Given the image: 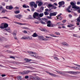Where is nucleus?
<instances>
[{
  "label": "nucleus",
  "instance_id": "1",
  "mask_svg": "<svg viewBox=\"0 0 80 80\" xmlns=\"http://www.w3.org/2000/svg\"><path fill=\"white\" fill-rule=\"evenodd\" d=\"M28 52L29 53H31V54H32V57H35L36 58H38V59H40V58L41 59H43V58L42 57L37 56V53L35 52H32L29 51H28Z\"/></svg>",
  "mask_w": 80,
  "mask_h": 80
},
{
  "label": "nucleus",
  "instance_id": "2",
  "mask_svg": "<svg viewBox=\"0 0 80 80\" xmlns=\"http://www.w3.org/2000/svg\"><path fill=\"white\" fill-rule=\"evenodd\" d=\"M38 16H39V13L37 12H34L33 15V17L34 18H36V19H37V20H41V18H40V17H38Z\"/></svg>",
  "mask_w": 80,
  "mask_h": 80
},
{
  "label": "nucleus",
  "instance_id": "3",
  "mask_svg": "<svg viewBox=\"0 0 80 80\" xmlns=\"http://www.w3.org/2000/svg\"><path fill=\"white\" fill-rule=\"evenodd\" d=\"M8 27V25L7 23H2L0 26V28L5 29Z\"/></svg>",
  "mask_w": 80,
  "mask_h": 80
},
{
  "label": "nucleus",
  "instance_id": "4",
  "mask_svg": "<svg viewBox=\"0 0 80 80\" xmlns=\"http://www.w3.org/2000/svg\"><path fill=\"white\" fill-rule=\"evenodd\" d=\"M32 72H34V71H30L29 70L24 71L23 72H21L20 73L21 75H24L25 74H28V73H31Z\"/></svg>",
  "mask_w": 80,
  "mask_h": 80
},
{
  "label": "nucleus",
  "instance_id": "5",
  "mask_svg": "<svg viewBox=\"0 0 80 80\" xmlns=\"http://www.w3.org/2000/svg\"><path fill=\"white\" fill-rule=\"evenodd\" d=\"M70 4L72 6V8H74L75 9H78L79 8V7H78L76 5L74 2H70Z\"/></svg>",
  "mask_w": 80,
  "mask_h": 80
},
{
  "label": "nucleus",
  "instance_id": "6",
  "mask_svg": "<svg viewBox=\"0 0 80 80\" xmlns=\"http://www.w3.org/2000/svg\"><path fill=\"white\" fill-rule=\"evenodd\" d=\"M47 24V26L48 27H54L53 24H52V23H51V21H48Z\"/></svg>",
  "mask_w": 80,
  "mask_h": 80
},
{
  "label": "nucleus",
  "instance_id": "7",
  "mask_svg": "<svg viewBox=\"0 0 80 80\" xmlns=\"http://www.w3.org/2000/svg\"><path fill=\"white\" fill-rule=\"evenodd\" d=\"M46 73L49 74V75H51V76H52V77H58V75L51 73L48 71H46Z\"/></svg>",
  "mask_w": 80,
  "mask_h": 80
},
{
  "label": "nucleus",
  "instance_id": "8",
  "mask_svg": "<svg viewBox=\"0 0 80 80\" xmlns=\"http://www.w3.org/2000/svg\"><path fill=\"white\" fill-rule=\"evenodd\" d=\"M67 73H70V74H77L78 73V72H75V71H68L65 72Z\"/></svg>",
  "mask_w": 80,
  "mask_h": 80
},
{
  "label": "nucleus",
  "instance_id": "9",
  "mask_svg": "<svg viewBox=\"0 0 80 80\" xmlns=\"http://www.w3.org/2000/svg\"><path fill=\"white\" fill-rule=\"evenodd\" d=\"M76 20H77V21L78 22L76 23V24L77 25H80V14L79 15V17L77 18V19H76Z\"/></svg>",
  "mask_w": 80,
  "mask_h": 80
},
{
  "label": "nucleus",
  "instance_id": "10",
  "mask_svg": "<svg viewBox=\"0 0 80 80\" xmlns=\"http://www.w3.org/2000/svg\"><path fill=\"white\" fill-rule=\"evenodd\" d=\"M61 43L62 45H63L65 47H68L69 46V44L65 42H61Z\"/></svg>",
  "mask_w": 80,
  "mask_h": 80
},
{
  "label": "nucleus",
  "instance_id": "11",
  "mask_svg": "<svg viewBox=\"0 0 80 80\" xmlns=\"http://www.w3.org/2000/svg\"><path fill=\"white\" fill-rule=\"evenodd\" d=\"M15 17H16V18H18V19H20V18H22V15L21 14L15 15Z\"/></svg>",
  "mask_w": 80,
  "mask_h": 80
},
{
  "label": "nucleus",
  "instance_id": "12",
  "mask_svg": "<svg viewBox=\"0 0 80 80\" xmlns=\"http://www.w3.org/2000/svg\"><path fill=\"white\" fill-rule=\"evenodd\" d=\"M57 13V12H52L50 13L49 15L50 16V17H52L53 16H56Z\"/></svg>",
  "mask_w": 80,
  "mask_h": 80
},
{
  "label": "nucleus",
  "instance_id": "13",
  "mask_svg": "<svg viewBox=\"0 0 80 80\" xmlns=\"http://www.w3.org/2000/svg\"><path fill=\"white\" fill-rule=\"evenodd\" d=\"M36 3H38V6H39V7H41L42 5V4L43 3L42 2H39V1H36Z\"/></svg>",
  "mask_w": 80,
  "mask_h": 80
},
{
  "label": "nucleus",
  "instance_id": "14",
  "mask_svg": "<svg viewBox=\"0 0 80 80\" xmlns=\"http://www.w3.org/2000/svg\"><path fill=\"white\" fill-rule=\"evenodd\" d=\"M58 4L59 5H61V6H62V5H63L65 4V2H64V1L60 2H59Z\"/></svg>",
  "mask_w": 80,
  "mask_h": 80
},
{
  "label": "nucleus",
  "instance_id": "15",
  "mask_svg": "<svg viewBox=\"0 0 80 80\" xmlns=\"http://www.w3.org/2000/svg\"><path fill=\"white\" fill-rule=\"evenodd\" d=\"M56 72L58 73H60L62 75H65V72H60L58 71H56Z\"/></svg>",
  "mask_w": 80,
  "mask_h": 80
},
{
  "label": "nucleus",
  "instance_id": "16",
  "mask_svg": "<svg viewBox=\"0 0 80 80\" xmlns=\"http://www.w3.org/2000/svg\"><path fill=\"white\" fill-rule=\"evenodd\" d=\"M71 7H72V6L70 5L67 9V11L69 13H70V12H71V11L70 10V8H71Z\"/></svg>",
  "mask_w": 80,
  "mask_h": 80
},
{
  "label": "nucleus",
  "instance_id": "17",
  "mask_svg": "<svg viewBox=\"0 0 80 80\" xmlns=\"http://www.w3.org/2000/svg\"><path fill=\"white\" fill-rule=\"evenodd\" d=\"M61 15H62V14H60L58 16L57 19H59L60 20H62V18L60 16Z\"/></svg>",
  "mask_w": 80,
  "mask_h": 80
},
{
  "label": "nucleus",
  "instance_id": "18",
  "mask_svg": "<svg viewBox=\"0 0 80 80\" xmlns=\"http://www.w3.org/2000/svg\"><path fill=\"white\" fill-rule=\"evenodd\" d=\"M16 23H17V24H18V25H28L26 23H22L20 22H17Z\"/></svg>",
  "mask_w": 80,
  "mask_h": 80
},
{
  "label": "nucleus",
  "instance_id": "19",
  "mask_svg": "<svg viewBox=\"0 0 80 80\" xmlns=\"http://www.w3.org/2000/svg\"><path fill=\"white\" fill-rule=\"evenodd\" d=\"M29 77V80H33L34 79V77L32 75H30Z\"/></svg>",
  "mask_w": 80,
  "mask_h": 80
},
{
  "label": "nucleus",
  "instance_id": "20",
  "mask_svg": "<svg viewBox=\"0 0 80 80\" xmlns=\"http://www.w3.org/2000/svg\"><path fill=\"white\" fill-rule=\"evenodd\" d=\"M6 31L8 32H9V33H10L12 32L11 29H10V28H8L7 29H6Z\"/></svg>",
  "mask_w": 80,
  "mask_h": 80
},
{
  "label": "nucleus",
  "instance_id": "21",
  "mask_svg": "<svg viewBox=\"0 0 80 80\" xmlns=\"http://www.w3.org/2000/svg\"><path fill=\"white\" fill-rule=\"evenodd\" d=\"M38 38L39 40H44V39H43V37L42 36H38Z\"/></svg>",
  "mask_w": 80,
  "mask_h": 80
},
{
  "label": "nucleus",
  "instance_id": "22",
  "mask_svg": "<svg viewBox=\"0 0 80 80\" xmlns=\"http://www.w3.org/2000/svg\"><path fill=\"white\" fill-rule=\"evenodd\" d=\"M38 36V34H37V33H35L33 34V35H32V36L33 37H37Z\"/></svg>",
  "mask_w": 80,
  "mask_h": 80
},
{
  "label": "nucleus",
  "instance_id": "23",
  "mask_svg": "<svg viewBox=\"0 0 80 80\" xmlns=\"http://www.w3.org/2000/svg\"><path fill=\"white\" fill-rule=\"evenodd\" d=\"M35 3L34 2H30V5L32 7V6H33L34 5H35Z\"/></svg>",
  "mask_w": 80,
  "mask_h": 80
},
{
  "label": "nucleus",
  "instance_id": "24",
  "mask_svg": "<svg viewBox=\"0 0 80 80\" xmlns=\"http://www.w3.org/2000/svg\"><path fill=\"white\" fill-rule=\"evenodd\" d=\"M53 5H52V4H48V8H50L51 7H53Z\"/></svg>",
  "mask_w": 80,
  "mask_h": 80
},
{
  "label": "nucleus",
  "instance_id": "25",
  "mask_svg": "<svg viewBox=\"0 0 80 80\" xmlns=\"http://www.w3.org/2000/svg\"><path fill=\"white\" fill-rule=\"evenodd\" d=\"M17 79L18 80H22V78L21 76H18L17 77Z\"/></svg>",
  "mask_w": 80,
  "mask_h": 80
},
{
  "label": "nucleus",
  "instance_id": "26",
  "mask_svg": "<svg viewBox=\"0 0 80 80\" xmlns=\"http://www.w3.org/2000/svg\"><path fill=\"white\" fill-rule=\"evenodd\" d=\"M35 79L37 80H41L42 79L41 78H39V77L38 76H37L35 77Z\"/></svg>",
  "mask_w": 80,
  "mask_h": 80
},
{
  "label": "nucleus",
  "instance_id": "27",
  "mask_svg": "<svg viewBox=\"0 0 80 80\" xmlns=\"http://www.w3.org/2000/svg\"><path fill=\"white\" fill-rule=\"evenodd\" d=\"M74 26V25L73 24H70V25H68L67 26L68 27H69V28H71L72 27Z\"/></svg>",
  "mask_w": 80,
  "mask_h": 80
},
{
  "label": "nucleus",
  "instance_id": "28",
  "mask_svg": "<svg viewBox=\"0 0 80 80\" xmlns=\"http://www.w3.org/2000/svg\"><path fill=\"white\" fill-rule=\"evenodd\" d=\"M43 13H40L39 14V16L40 17H42L43 16Z\"/></svg>",
  "mask_w": 80,
  "mask_h": 80
},
{
  "label": "nucleus",
  "instance_id": "29",
  "mask_svg": "<svg viewBox=\"0 0 80 80\" xmlns=\"http://www.w3.org/2000/svg\"><path fill=\"white\" fill-rule=\"evenodd\" d=\"M26 61L29 62H30V61H32V60L31 59H25Z\"/></svg>",
  "mask_w": 80,
  "mask_h": 80
},
{
  "label": "nucleus",
  "instance_id": "30",
  "mask_svg": "<svg viewBox=\"0 0 80 80\" xmlns=\"http://www.w3.org/2000/svg\"><path fill=\"white\" fill-rule=\"evenodd\" d=\"M13 8V7L12 6H9V10H12Z\"/></svg>",
  "mask_w": 80,
  "mask_h": 80
},
{
  "label": "nucleus",
  "instance_id": "31",
  "mask_svg": "<svg viewBox=\"0 0 80 80\" xmlns=\"http://www.w3.org/2000/svg\"><path fill=\"white\" fill-rule=\"evenodd\" d=\"M23 29H26V30H29V28L26 27H23L22 28Z\"/></svg>",
  "mask_w": 80,
  "mask_h": 80
},
{
  "label": "nucleus",
  "instance_id": "32",
  "mask_svg": "<svg viewBox=\"0 0 80 80\" xmlns=\"http://www.w3.org/2000/svg\"><path fill=\"white\" fill-rule=\"evenodd\" d=\"M76 70H80V66L76 67L75 68Z\"/></svg>",
  "mask_w": 80,
  "mask_h": 80
},
{
  "label": "nucleus",
  "instance_id": "33",
  "mask_svg": "<svg viewBox=\"0 0 80 80\" xmlns=\"http://www.w3.org/2000/svg\"><path fill=\"white\" fill-rule=\"evenodd\" d=\"M5 12H6V10L3 9L1 13H5Z\"/></svg>",
  "mask_w": 80,
  "mask_h": 80
},
{
  "label": "nucleus",
  "instance_id": "34",
  "mask_svg": "<svg viewBox=\"0 0 80 80\" xmlns=\"http://www.w3.org/2000/svg\"><path fill=\"white\" fill-rule=\"evenodd\" d=\"M14 13L16 14H18V13H20V11H17L14 12Z\"/></svg>",
  "mask_w": 80,
  "mask_h": 80
},
{
  "label": "nucleus",
  "instance_id": "35",
  "mask_svg": "<svg viewBox=\"0 0 80 80\" xmlns=\"http://www.w3.org/2000/svg\"><path fill=\"white\" fill-rule=\"evenodd\" d=\"M28 68H30V69H31V70H33L35 69V68H33L30 66H28Z\"/></svg>",
  "mask_w": 80,
  "mask_h": 80
},
{
  "label": "nucleus",
  "instance_id": "36",
  "mask_svg": "<svg viewBox=\"0 0 80 80\" xmlns=\"http://www.w3.org/2000/svg\"><path fill=\"white\" fill-rule=\"evenodd\" d=\"M77 10V11L78 12V13H80V8H79L78 9H76Z\"/></svg>",
  "mask_w": 80,
  "mask_h": 80
},
{
  "label": "nucleus",
  "instance_id": "37",
  "mask_svg": "<svg viewBox=\"0 0 80 80\" xmlns=\"http://www.w3.org/2000/svg\"><path fill=\"white\" fill-rule=\"evenodd\" d=\"M58 26H60L61 25V23L60 22H59L58 23H57L56 24Z\"/></svg>",
  "mask_w": 80,
  "mask_h": 80
},
{
  "label": "nucleus",
  "instance_id": "38",
  "mask_svg": "<svg viewBox=\"0 0 80 80\" xmlns=\"http://www.w3.org/2000/svg\"><path fill=\"white\" fill-rule=\"evenodd\" d=\"M33 6L34 8H36L37 7V4H35V3Z\"/></svg>",
  "mask_w": 80,
  "mask_h": 80
},
{
  "label": "nucleus",
  "instance_id": "39",
  "mask_svg": "<svg viewBox=\"0 0 80 80\" xmlns=\"http://www.w3.org/2000/svg\"><path fill=\"white\" fill-rule=\"evenodd\" d=\"M54 59L55 60H59V58H58L57 57H55L54 58Z\"/></svg>",
  "mask_w": 80,
  "mask_h": 80
},
{
  "label": "nucleus",
  "instance_id": "40",
  "mask_svg": "<svg viewBox=\"0 0 80 80\" xmlns=\"http://www.w3.org/2000/svg\"><path fill=\"white\" fill-rule=\"evenodd\" d=\"M40 10L41 11V12H42L43 10V7H41L40 8Z\"/></svg>",
  "mask_w": 80,
  "mask_h": 80
},
{
  "label": "nucleus",
  "instance_id": "41",
  "mask_svg": "<svg viewBox=\"0 0 80 80\" xmlns=\"http://www.w3.org/2000/svg\"><path fill=\"white\" fill-rule=\"evenodd\" d=\"M22 7H23V8H29V7H28V6L27 7L26 6V5H23Z\"/></svg>",
  "mask_w": 80,
  "mask_h": 80
},
{
  "label": "nucleus",
  "instance_id": "42",
  "mask_svg": "<svg viewBox=\"0 0 80 80\" xmlns=\"http://www.w3.org/2000/svg\"><path fill=\"white\" fill-rule=\"evenodd\" d=\"M47 18H48L49 19H52V17L51 16H47Z\"/></svg>",
  "mask_w": 80,
  "mask_h": 80
},
{
  "label": "nucleus",
  "instance_id": "43",
  "mask_svg": "<svg viewBox=\"0 0 80 80\" xmlns=\"http://www.w3.org/2000/svg\"><path fill=\"white\" fill-rule=\"evenodd\" d=\"M22 32L24 33H28V32L25 30L23 31Z\"/></svg>",
  "mask_w": 80,
  "mask_h": 80
},
{
  "label": "nucleus",
  "instance_id": "44",
  "mask_svg": "<svg viewBox=\"0 0 80 80\" xmlns=\"http://www.w3.org/2000/svg\"><path fill=\"white\" fill-rule=\"evenodd\" d=\"M28 40H32V37H28Z\"/></svg>",
  "mask_w": 80,
  "mask_h": 80
},
{
  "label": "nucleus",
  "instance_id": "45",
  "mask_svg": "<svg viewBox=\"0 0 80 80\" xmlns=\"http://www.w3.org/2000/svg\"><path fill=\"white\" fill-rule=\"evenodd\" d=\"M41 23L42 24H45V22H43V21H41Z\"/></svg>",
  "mask_w": 80,
  "mask_h": 80
},
{
  "label": "nucleus",
  "instance_id": "46",
  "mask_svg": "<svg viewBox=\"0 0 80 80\" xmlns=\"http://www.w3.org/2000/svg\"><path fill=\"white\" fill-rule=\"evenodd\" d=\"M44 15H48V12H44Z\"/></svg>",
  "mask_w": 80,
  "mask_h": 80
},
{
  "label": "nucleus",
  "instance_id": "47",
  "mask_svg": "<svg viewBox=\"0 0 80 80\" xmlns=\"http://www.w3.org/2000/svg\"><path fill=\"white\" fill-rule=\"evenodd\" d=\"M6 52H7L8 53H12V51L9 50H7L6 51Z\"/></svg>",
  "mask_w": 80,
  "mask_h": 80
},
{
  "label": "nucleus",
  "instance_id": "48",
  "mask_svg": "<svg viewBox=\"0 0 80 80\" xmlns=\"http://www.w3.org/2000/svg\"><path fill=\"white\" fill-rule=\"evenodd\" d=\"M55 33L56 34V35H60V33L58 32H55Z\"/></svg>",
  "mask_w": 80,
  "mask_h": 80
},
{
  "label": "nucleus",
  "instance_id": "49",
  "mask_svg": "<svg viewBox=\"0 0 80 80\" xmlns=\"http://www.w3.org/2000/svg\"><path fill=\"white\" fill-rule=\"evenodd\" d=\"M14 9H15L16 10H18V9H19V8L16 7L14 8Z\"/></svg>",
  "mask_w": 80,
  "mask_h": 80
},
{
  "label": "nucleus",
  "instance_id": "50",
  "mask_svg": "<svg viewBox=\"0 0 80 80\" xmlns=\"http://www.w3.org/2000/svg\"><path fill=\"white\" fill-rule=\"evenodd\" d=\"M29 76H25V79H27V78H28Z\"/></svg>",
  "mask_w": 80,
  "mask_h": 80
},
{
  "label": "nucleus",
  "instance_id": "51",
  "mask_svg": "<svg viewBox=\"0 0 80 80\" xmlns=\"http://www.w3.org/2000/svg\"><path fill=\"white\" fill-rule=\"evenodd\" d=\"M2 18H6L7 19H8V18L6 17H3Z\"/></svg>",
  "mask_w": 80,
  "mask_h": 80
},
{
  "label": "nucleus",
  "instance_id": "52",
  "mask_svg": "<svg viewBox=\"0 0 80 80\" xmlns=\"http://www.w3.org/2000/svg\"><path fill=\"white\" fill-rule=\"evenodd\" d=\"M52 8L54 9H56L57 8V7L53 5V6H52Z\"/></svg>",
  "mask_w": 80,
  "mask_h": 80
},
{
  "label": "nucleus",
  "instance_id": "53",
  "mask_svg": "<svg viewBox=\"0 0 80 80\" xmlns=\"http://www.w3.org/2000/svg\"><path fill=\"white\" fill-rule=\"evenodd\" d=\"M10 58H13V59H15V58L12 57V56L10 57Z\"/></svg>",
  "mask_w": 80,
  "mask_h": 80
},
{
  "label": "nucleus",
  "instance_id": "54",
  "mask_svg": "<svg viewBox=\"0 0 80 80\" xmlns=\"http://www.w3.org/2000/svg\"><path fill=\"white\" fill-rule=\"evenodd\" d=\"M29 19H32V18H32V16H29Z\"/></svg>",
  "mask_w": 80,
  "mask_h": 80
},
{
  "label": "nucleus",
  "instance_id": "55",
  "mask_svg": "<svg viewBox=\"0 0 80 80\" xmlns=\"http://www.w3.org/2000/svg\"><path fill=\"white\" fill-rule=\"evenodd\" d=\"M51 36L52 37H57V36H55V35H51Z\"/></svg>",
  "mask_w": 80,
  "mask_h": 80
},
{
  "label": "nucleus",
  "instance_id": "56",
  "mask_svg": "<svg viewBox=\"0 0 80 80\" xmlns=\"http://www.w3.org/2000/svg\"><path fill=\"white\" fill-rule=\"evenodd\" d=\"M9 6H7L6 8V9H8V10H9Z\"/></svg>",
  "mask_w": 80,
  "mask_h": 80
},
{
  "label": "nucleus",
  "instance_id": "57",
  "mask_svg": "<svg viewBox=\"0 0 80 80\" xmlns=\"http://www.w3.org/2000/svg\"><path fill=\"white\" fill-rule=\"evenodd\" d=\"M1 76L2 77H5V76H6V75H5V74H2Z\"/></svg>",
  "mask_w": 80,
  "mask_h": 80
},
{
  "label": "nucleus",
  "instance_id": "58",
  "mask_svg": "<svg viewBox=\"0 0 80 80\" xmlns=\"http://www.w3.org/2000/svg\"><path fill=\"white\" fill-rule=\"evenodd\" d=\"M17 34L16 33V32H13V35H14V36H15Z\"/></svg>",
  "mask_w": 80,
  "mask_h": 80
},
{
  "label": "nucleus",
  "instance_id": "59",
  "mask_svg": "<svg viewBox=\"0 0 80 80\" xmlns=\"http://www.w3.org/2000/svg\"><path fill=\"white\" fill-rule=\"evenodd\" d=\"M35 23H36V24H38V23H39L37 21H34Z\"/></svg>",
  "mask_w": 80,
  "mask_h": 80
},
{
  "label": "nucleus",
  "instance_id": "60",
  "mask_svg": "<svg viewBox=\"0 0 80 80\" xmlns=\"http://www.w3.org/2000/svg\"><path fill=\"white\" fill-rule=\"evenodd\" d=\"M66 20H64L62 21V23H65L66 22Z\"/></svg>",
  "mask_w": 80,
  "mask_h": 80
},
{
  "label": "nucleus",
  "instance_id": "61",
  "mask_svg": "<svg viewBox=\"0 0 80 80\" xmlns=\"http://www.w3.org/2000/svg\"><path fill=\"white\" fill-rule=\"evenodd\" d=\"M73 36L74 37H77V34H74Z\"/></svg>",
  "mask_w": 80,
  "mask_h": 80
},
{
  "label": "nucleus",
  "instance_id": "62",
  "mask_svg": "<svg viewBox=\"0 0 80 80\" xmlns=\"http://www.w3.org/2000/svg\"><path fill=\"white\" fill-rule=\"evenodd\" d=\"M77 5H80V2H77Z\"/></svg>",
  "mask_w": 80,
  "mask_h": 80
},
{
  "label": "nucleus",
  "instance_id": "63",
  "mask_svg": "<svg viewBox=\"0 0 80 80\" xmlns=\"http://www.w3.org/2000/svg\"><path fill=\"white\" fill-rule=\"evenodd\" d=\"M69 17H70V18L72 17V16L70 14H69Z\"/></svg>",
  "mask_w": 80,
  "mask_h": 80
},
{
  "label": "nucleus",
  "instance_id": "64",
  "mask_svg": "<svg viewBox=\"0 0 80 80\" xmlns=\"http://www.w3.org/2000/svg\"><path fill=\"white\" fill-rule=\"evenodd\" d=\"M13 63H14V64H16L17 63V62L15 61H14L13 62Z\"/></svg>",
  "mask_w": 80,
  "mask_h": 80
}]
</instances>
